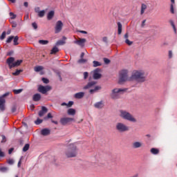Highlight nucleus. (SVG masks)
Listing matches in <instances>:
<instances>
[{
  "mask_svg": "<svg viewBox=\"0 0 177 177\" xmlns=\"http://www.w3.org/2000/svg\"><path fill=\"white\" fill-rule=\"evenodd\" d=\"M104 62L105 64H109V63H110V60L107 58H104Z\"/></svg>",
  "mask_w": 177,
  "mask_h": 177,
  "instance_id": "49",
  "label": "nucleus"
},
{
  "mask_svg": "<svg viewBox=\"0 0 177 177\" xmlns=\"http://www.w3.org/2000/svg\"><path fill=\"white\" fill-rule=\"evenodd\" d=\"M142 146H143V143L138 141L132 144L133 149H139V147H142Z\"/></svg>",
  "mask_w": 177,
  "mask_h": 177,
  "instance_id": "15",
  "label": "nucleus"
},
{
  "mask_svg": "<svg viewBox=\"0 0 177 177\" xmlns=\"http://www.w3.org/2000/svg\"><path fill=\"white\" fill-rule=\"evenodd\" d=\"M84 56H85V53H82L81 55H80L81 59H84Z\"/></svg>",
  "mask_w": 177,
  "mask_h": 177,
  "instance_id": "61",
  "label": "nucleus"
},
{
  "mask_svg": "<svg viewBox=\"0 0 177 177\" xmlns=\"http://www.w3.org/2000/svg\"><path fill=\"white\" fill-rule=\"evenodd\" d=\"M12 113H15L16 111V106H14L12 109Z\"/></svg>",
  "mask_w": 177,
  "mask_h": 177,
  "instance_id": "64",
  "label": "nucleus"
},
{
  "mask_svg": "<svg viewBox=\"0 0 177 177\" xmlns=\"http://www.w3.org/2000/svg\"><path fill=\"white\" fill-rule=\"evenodd\" d=\"M21 158H23V157H21L18 162V167L20 168V167L21 166Z\"/></svg>",
  "mask_w": 177,
  "mask_h": 177,
  "instance_id": "55",
  "label": "nucleus"
},
{
  "mask_svg": "<svg viewBox=\"0 0 177 177\" xmlns=\"http://www.w3.org/2000/svg\"><path fill=\"white\" fill-rule=\"evenodd\" d=\"M76 113H77V111H75V109L73 108H71L67 111V113L68 115H75Z\"/></svg>",
  "mask_w": 177,
  "mask_h": 177,
  "instance_id": "19",
  "label": "nucleus"
},
{
  "mask_svg": "<svg viewBox=\"0 0 177 177\" xmlns=\"http://www.w3.org/2000/svg\"><path fill=\"white\" fill-rule=\"evenodd\" d=\"M118 114L119 117H120V118L122 120L129 121V122H138V119H136L133 115L126 110H120Z\"/></svg>",
  "mask_w": 177,
  "mask_h": 177,
  "instance_id": "3",
  "label": "nucleus"
},
{
  "mask_svg": "<svg viewBox=\"0 0 177 177\" xmlns=\"http://www.w3.org/2000/svg\"><path fill=\"white\" fill-rule=\"evenodd\" d=\"M146 9H147V6H146V4H142L140 14L143 15Z\"/></svg>",
  "mask_w": 177,
  "mask_h": 177,
  "instance_id": "27",
  "label": "nucleus"
},
{
  "mask_svg": "<svg viewBox=\"0 0 177 177\" xmlns=\"http://www.w3.org/2000/svg\"><path fill=\"white\" fill-rule=\"evenodd\" d=\"M54 16H55V11L53 10L50 11L47 15L48 20H52Z\"/></svg>",
  "mask_w": 177,
  "mask_h": 177,
  "instance_id": "21",
  "label": "nucleus"
},
{
  "mask_svg": "<svg viewBox=\"0 0 177 177\" xmlns=\"http://www.w3.org/2000/svg\"><path fill=\"white\" fill-rule=\"evenodd\" d=\"M14 38H15V37H14L13 36H10V37H8V38L7 39L6 42H7L8 44H10V42H12V41H13Z\"/></svg>",
  "mask_w": 177,
  "mask_h": 177,
  "instance_id": "37",
  "label": "nucleus"
},
{
  "mask_svg": "<svg viewBox=\"0 0 177 177\" xmlns=\"http://www.w3.org/2000/svg\"><path fill=\"white\" fill-rule=\"evenodd\" d=\"M122 32V24L121 22H118V34L120 35Z\"/></svg>",
  "mask_w": 177,
  "mask_h": 177,
  "instance_id": "23",
  "label": "nucleus"
},
{
  "mask_svg": "<svg viewBox=\"0 0 177 177\" xmlns=\"http://www.w3.org/2000/svg\"><path fill=\"white\" fill-rule=\"evenodd\" d=\"M50 89H52V87H50V86H44L40 85L38 87V91L40 92V93H43V95H45L46 92H49Z\"/></svg>",
  "mask_w": 177,
  "mask_h": 177,
  "instance_id": "8",
  "label": "nucleus"
},
{
  "mask_svg": "<svg viewBox=\"0 0 177 177\" xmlns=\"http://www.w3.org/2000/svg\"><path fill=\"white\" fill-rule=\"evenodd\" d=\"M63 39L64 40H59L58 41H57V46H60L61 45H64V44H66L65 40H66L67 38L66 37H63Z\"/></svg>",
  "mask_w": 177,
  "mask_h": 177,
  "instance_id": "20",
  "label": "nucleus"
},
{
  "mask_svg": "<svg viewBox=\"0 0 177 177\" xmlns=\"http://www.w3.org/2000/svg\"><path fill=\"white\" fill-rule=\"evenodd\" d=\"M94 80H99L102 77V75L100 74V70L96 69L93 71V75Z\"/></svg>",
  "mask_w": 177,
  "mask_h": 177,
  "instance_id": "12",
  "label": "nucleus"
},
{
  "mask_svg": "<svg viewBox=\"0 0 177 177\" xmlns=\"http://www.w3.org/2000/svg\"><path fill=\"white\" fill-rule=\"evenodd\" d=\"M41 99V95L40 94H35L33 95V100L35 102H38Z\"/></svg>",
  "mask_w": 177,
  "mask_h": 177,
  "instance_id": "26",
  "label": "nucleus"
},
{
  "mask_svg": "<svg viewBox=\"0 0 177 177\" xmlns=\"http://www.w3.org/2000/svg\"><path fill=\"white\" fill-rule=\"evenodd\" d=\"M74 104V102L70 101L68 103L63 102L61 106H66V107H71Z\"/></svg>",
  "mask_w": 177,
  "mask_h": 177,
  "instance_id": "25",
  "label": "nucleus"
},
{
  "mask_svg": "<svg viewBox=\"0 0 177 177\" xmlns=\"http://www.w3.org/2000/svg\"><path fill=\"white\" fill-rule=\"evenodd\" d=\"M57 52H59V48L55 46L51 50L50 54L55 55V53H57Z\"/></svg>",
  "mask_w": 177,
  "mask_h": 177,
  "instance_id": "29",
  "label": "nucleus"
},
{
  "mask_svg": "<svg viewBox=\"0 0 177 177\" xmlns=\"http://www.w3.org/2000/svg\"><path fill=\"white\" fill-rule=\"evenodd\" d=\"M41 133L43 136H48V135L50 133V130L48 129H44L41 131Z\"/></svg>",
  "mask_w": 177,
  "mask_h": 177,
  "instance_id": "18",
  "label": "nucleus"
},
{
  "mask_svg": "<svg viewBox=\"0 0 177 177\" xmlns=\"http://www.w3.org/2000/svg\"><path fill=\"white\" fill-rule=\"evenodd\" d=\"M171 13H175V12L174 11V5L173 4L171 5Z\"/></svg>",
  "mask_w": 177,
  "mask_h": 177,
  "instance_id": "57",
  "label": "nucleus"
},
{
  "mask_svg": "<svg viewBox=\"0 0 177 177\" xmlns=\"http://www.w3.org/2000/svg\"><path fill=\"white\" fill-rule=\"evenodd\" d=\"M32 26L33 28H35V30H37V28H38V26L37 25V23H35V22L32 23Z\"/></svg>",
  "mask_w": 177,
  "mask_h": 177,
  "instance_id": "48",
  "label": "nucleus"
},
{
  "mask_svg": "<svg viewBox=\"0 0 177 177\" xmlns=\"http://www.w3.org/2000/svg\"><path fill=\"white\" fill-rule=\"evenodd\" d=\"M42 120L37 118V120L35 122V124H36V125H39V124H42Z\"/></svg>",
  "mask_w": 177,
  "mask_h": 177,
  "instance_id": "38",
  "label": "nucleus"
},
{
  "mask_svg": "<svg viewBox=\"0 0 177 177\" xmlns=\"http://www.w3.org/2000/svg\"><path fill=\"white\" fill-rule=\"evenodd\" d=\"M77 62H78V63H80V64H84V63H86L88 62V60L85 59L84 58H81Z\"/></svg>",
  "mask_w": 177,
  "mask_h": 177,
  "instance_id": "33",
  "label": "nucleus"
},
{
  "mask_svg": "<svg viewBox=\"0 0 177 177\" xmlns=\"http://www.w3.org/2000/svg\"><path fill=\"white\" fill-rule=\"evenodd\" d=\"M146 26V19L143 20L141 24V27H145Z\"/></svg>",
  "mask_w": 177,
  "mask_h": 177,
  "instance_id": "53",
  "label": "nucleus"
},
{
  "mask_svg": "<svg viewBox=\"0 0 177 177\" xmlns=\"http://www.w3.org/2000/svg\"><path fill=\"white\" fill-rule=\"evenodd\" d=\"M1 138V143H5V142H6V137H5V136H2Z\"/></svg>",
  "mask_w": 177,
  "mask_h": 177,
  "instance_id": "50",
  "label": "nucleus"
},
{
  "mask_svg": "<svg viewBox=\"0 0 177 177\" xmlns=\"http://www.w3.org/2000/svg\"><path fill=\"white\" fill-rule=\"evenodd\" d=\"M100 89H102V87H100V86H97L93 89L90 90V93H95V92H97Z\"/></svg>",
  "mask_w": 177,
  "mask_h": 177,
  "instance_id": "24",
  "label": "nucleus"
},
{
  "mask_svg": "<svg viewBox=\"0 0 177 177\" xmlns=\"http://www.w3.org/2000/svg\"><path fill=\"white\" fill-rule=\"evenodd\" d=\"M79 32H81L82 34H88V32L84 30H80Z\"/></svg>",
  "mask_w": 177,
  "mask_h": 177,
  "instance_id": "59",
  "label": "nucleus"
},
{
  "mask_svg": "<svg viewBox=\"0 0 177 177\" xmlns=\"http://www.w3.org/2000/svg\"><path fill=\"white\" fill-rule=\"evenodd\" d=\"M102 41H104V42H107V37H103V39H102Z\"/></svg>",
  "mask_w": 177,
  "mask_h": 177,
  "instance_id": "62",
  "label": "nucleus"
},
{
  "mask_svg": "<svg viewBox=\"0 0 177 177\" xmlns=\"http://www.w3.org/2000/svg\"><path fill=\"white\" fill-rule=\"evenodd\" d=\"M64 154L67 158L77 157V155L78 154V147H77V144H69L67 149L65 150Z\"/></svg>",
  "mask_w": 177,
  "mask_h": 177,
  "instance_id": "2",
  "label": "nucleus"
},
{
  "mask_svg": "<svg viewBox=\"0 0 177 177\" xmlns=\"http://www.w3.org/2000/svg\"><path fill=\"white\" fill-rule=\"evenodd\" d=\"M169 59H171V57H172V51H171V50L169 51Z\"/></svg>",
  "mask_w": 177,
  "mask_h": 177,
  "instance_id": "56",
  "label": "nucleus"
},
{
  "mask_svg": "<svg viewBox=\"0 0 177 177\" xmlns=\"http://www.w3.org/2000/svg\"><path fill=\"white\" fill-rule=\"evenodd\" d=\"M94 107H95V109H103L104 104H103V102H98L94 104Z\"/></svg>",
  "mask_w": 177,
  "mask_h": 177,
  "instance_id": "17",
  "label": "nucleus"
},
{
  "mask_svg": "<svg viewBox=\"0 0 177 177\" xmlns=\"http://www.w3.org/2000/svg\"><path fill=\"white\" fill-rule=\"evenodd\" d=\"M170 23H171V27H173L174 28V32H176V28L175 27V24H174V21H171Z\"/></svg>",
  "mask_w": 177,
  "mask_h": 177,
  "instance_id": "42",
  "label": "nucleus"
},
{
  "mask_svg": "<svg viewBox=\"0 0 177 177\" xmlns=\"http://www.w3.org/2000/svg\"><path fill=\"white\" fill-rule=\"evenodd\" d=\"M21 63H23V60L21 59L17 60V62H14V67H17V66H20Z\"/></svg>",
  "mask_w": 177,
  "mask_h": 177,
  "instance_id": "31",
  "label": "nucleus"
},
{
  "mask_svg": "<svg viewBox=\"0 0 177 177\" xmlns=\"http://www.w3.org/2000/svg\"><path fill=\"white\" fill-rule=\"evenodd\" d=\"M39 44L41 45H48L49 44V41L48 40H39Z\"/></svg>",
  "mask_w": 177,
  "mask_h": 177,
  "instance_id": "32",
  "label": "nucleus"
},
{
  "mask_svg": "<svg viewBox=\"0 0 177 177\" xmlns=\"http://www.w3.org/2000/svg\"><path fill=\"white\" fill-rule=\"evenodd\" d=\"M7 64H8L10 68H12L15 66V58L10 57L7 59Z\"/></svg>",
  "mask_w": 177,
  "mask_h": 177,
  "instance_id": "13",
  "label": "nucleus"
},
{
  "mask_svg": "<svg viewBox=\"0 0 177 177\" xmlns=\"http://www.w3.org/2000/svg\"><path fill=\"white\" fill-rule=\"evenodd\" d=\"M42 81L44 84H49V80L45 77L42 78Z\"/></svg>",
  "mask_w": 177,
  "mask_h": 177,
  "instance_id": "44",
  "label": "nucleus"
},
{
  "mask_svg": "<svg viewBox=\"0 0 177 177\" xmlns=\"http://www.w3.org/2000/svg\"><path fill=\"white\" fill-rule=\"evenodd\" d=\"M9 95V93H6L0 97V110L3 111L5 110V97Z\"/></svg>",
  "mask_w": 177,
  "mask_h": 177,
  "instance_id": "7",
  "label": "nucleus"
},
{
  "mask_svg": "<svg viewBox=\"0 0 177 177\" xmlns=\"http://www.w3.org/2000/svg\"><path fill=\"white\" fill-rule=\"evenodd\" d=\"M93 85H96V82H91L88 83V84L84 87V89H89L90 88H92Z\"/></svg>",
  "mask_w": 177,
  "mask_h": 177,
  "instance_id": "22",
  "label": "nucleus"
},
{
  "mask_svg": "<svg viewBox=\"0 0 177 177\" xmlns=\"http://www.w3.org/2000/svg\"><path fill=\"white\" fill-rule=\"evenodd\" d=\"M128 37H129L128 33H126V34L124 35V38H125V39H128Z\"/></svg>",
  "mask_w": 177,
  "mask_h": 177,
  "instance_id": "63",
  "label": "nucleus"
},
{
  "mask_svg": "<svg viewBox=\"0 0 177 177\" xmlns=\"http://www.w3.org/2000/svg\"><path fill=\"white\" fill-rule=\"evenodd\" d=\"M13 150H14L13 148H10V149L8 150V153H9L10 154H12Z\"/></svg>",
  "mask_w": 177,
  "mask_h": 177,
  "instance_id": "58",
  "label": "nucleus"
},
{
  "mask_svg": "<svg viewBox=\"0 0 177 177\" xmlns=\"http://www.w3.org/2000/svg\"><path fill=\"white\" fill-rule=\"evenodd\" d=\"M0 157H5V153L0 149Z\"/></svg>",
  "mask_w": 177,
  "mask_h": 177,
  "instance_id": "52",
  "label": "nucleus"
},
{
  "mask_svg": "<svg viewBox=\"0 0 177 177\" xmlns=\"http://www.w3.org/2000/svg\"><path fill=\"white\" fill-rule=\"evenodd\" d=\"M115 129L118 132H128L129 131V127L125 124V123L118 122L115 124Z\"/></svg>",
  "mask_w": 177,
  "mask_h": 177,
  "instance_id": "5",
  "label": "nucleus"
},
{
  "mask_svg": "<svg viewBox=\"0 0 177 177\" xmlns=\"http://www.w3.org/2000/svg\"><path fill=\"white\" fill-rule=\"evenodd\" d=\"M6 37V32H3V33L1 36V39H5Z\"/></svg>",
  "mask_w": 177,
  "mask_h": 177,
  "instance_id": "43",
  "label": "nucleus"
},
{
  "mask_svg": "<svg viewBox=\"0 0 177 177\" xmlns=\"http://www.w3.org/2000/svg\"><path fill=\"white\" fill-rule=\"evenodd\" d=\"M13 92L15 95H19V93H21V92H23V89L14 90Z\"/></svg>",
  "mask_w": 177,
  "mask_h": 177,
  "instance_id": "39",
  "label": "nucleus"
},
{
  "mask_svg": "<svg viewBox=\"0 0 177 177\" xmlns=\"http://www.w3.org/2000/svg\"><path fill=\"white\" fill-rule=\"evenodd\" d=\"M21 71V70H17L15 73H12V75H19Z\"/></svg>",
  "mask_w": 177,
  "mask_h": 177,
  "instance_id": "40",
  "label": "nucleus"
},
{
  "mask_svg": "<svg viewBox=\"0 0 177 177\" xmlns=\"http://www.w3.org/2000/svg\"><path fill=\"white\" fill-rule=\"evenodd\" d=\"M30 149V145L26 144L23 148V151H27Z\"/></svg>",
  "mask_w": 177,
  "mask_h": 177,
  "instance_id": "36",
  "label": "nucleus"
},
{
  "mask_svg": "<svg viewBox=\"0 0 177 177\" xmlns=\"http://www.w3.org/2000/svg\"><path fill=\"white\" fill-rule=\"evenodd\" d=\"M24 6H25V8H28V2H24Z\"/></svg>",
  "mask_w": 177,
  "mask_h": 177,
  "instance_id": "60",
  "label": "nucleus"
},
{
  "mask_svg": "<svg viewBox=\"0 0 177 177\" xmlns=\"http://www.w3.org/2000/svg\"><path fill=\"white\" fill-rule=\"evenodd\" d=\"M44 70V66H38L35 67V71L39 73V71H42Z\"/></svg>",
  "mask_w": 177,
  "mask_h": 177,
  "instance_id": "28",
  "label": "nucleus"
},
{
  "mask_svg": "<svg viewBox=\"0 0 177 177\" xmlns=\"http://www.w3.org/2000/svg\"><path fill=\"white\" fill-rule=\"evenodd\" d=\"M75 121L73 118H62L60 119V123L62 125H67V124H70V122H73Z\"/></svg>",
  "mask_w": 177,
  "mask_h": 177,
  "instance_id": "9",
  "label": "nucleus"
},
{
  "mask_svg": "<svg viewBox=\"0 0 177 177\" xmlns=\"http://www.w3.org/2000/svg\"><path fill=\"white\" fill-rule=\"evenodd\" d=\"M10 19H14L16 17V15H15L13 12H10Z\"/></svg>",
  "mask_w": 177,
  "mask_h": 177,
  "instance_id": "45",
  "label": "nucleus"
},
{
  "mask_svg": "<svg viewBox=\"0 0 177 177\" xmlns=\"http://www.w3.org/2000/svg\"><path fill=\"white\" fill-rule=\"evenodd\" d=\"M13 42H14V45H18L19 44V37L16 36L14 38Z\"/></svg>",
  "mask_w": 177,
  "mask_h": 177,
  "instance_id": "35",
  "label": "nucleus"
},
{
  "mask_svg": "<svg viewBox=\"0 0 177 177\" xmlns=\"http://www.w3.org/2000/svg\"><path fill=\"white\" fill-rule=\"evenodd\" d=\"M93 67H99V66H102V64L97 61L93 62Z\"/></svg>",
  "mask_w": 177,
  "mask_h": 177,
  "instance_id": "34",
  "label": "nucleus"
},
{
  "mask_svg": "<svg viewBox=\"0 0 177 177\" xmlns=\"http://www.w3.org/2000/svg\"><path fill=\"white\" fill-rule=\"evenodd\" d=\"M124 92H125V89L115 88L111 91L110 96L112 99H113V100H115L117 99H120V97H121V95L124 94Z\"/></svg>",
  "mask_w": 177,
  "mask_h": 177,
  "instance_id": "4",
  "label": "nucleus"
},
{
  "mask_svg": "<svg viewBox=\"0 0 177 177\" xmlns=\"http://www.w3.org/2000/svg\"><path fill=\"white\" fill-rule=\"evenodd\" d=\"M88 72H84V80H86L88 78Z\"/></svg>",
  "mask_w": 177,
  "mask_h": 177,
  "instance_id": "51",
  "label": "nucleus"
},
{
  "mask_svg": "<svg viewBox=\"0 0 177 177\" xmlns=\"http://www.w3.org/2000/svg\"><path fill=\"white\" fill-rule=\"evenodd\" d=\"M151 153L152 154H158V153H160V151L158 149L156 148H152L151 149Z\"/></svg>",
  "mask_w": 177,
  "mask_h": 177,
  "instance_id": "30",
  "label": "nucleus"
},
{
  "mask_svg": "<svg viewBox=\"0 0 177 177\" xmlns=\"http://www.w3.org/2000/svg\"><path fill=\"white\" fill-rule=\"evenodd\" d=\"M85 96V93L84 92H80L77 93L74 95V97L75 99H82Z\"/></svg>",
  "mask_w": 177,
  "mask_h": 177,
  "instance_id": "16",
  "label": "nucleus"
},
{
  "mask_svg": "<svg viewBox=\"0 0 177 177\" xmlns=\"http://www.w3.org/2000/svg\"><path fill=\"white\" fill-rule=\"evenodd\" d=\"M8 170V168L7 167H1L0 168V171L1 172H6V171Z\"/></svg>",
  "mask_w": 177,
  "mask_h": 177,
  "instance_id": "46",
  "label": "nucleus"
},
{
  "mask_svg": "<svg viewBox=\"0 0 177 177\" xmlns=\"http://www.w3.org/2000/svg\"><path fill=\"white\" fill-rule=\"evenodd\" d=\"M125 42H126V44H127V45H129V46L132 45V41H129V39H127L125 40Z\"/></svg>",
  "mask_w": 177,
  "mask_h": 177,
  "instance_id": "47",
  "label": "nucleus"
},
{
  "mask_svg": "<svg viewBox=\"0 0 177 177\" xmlns=\"http://www.w3.org/2000/svg\"><path fill=\"white\" fill-rule=\"evenodd\" d=\"M47 118H53V116L52 115V113H48L47 115Z\"/></svg>",
  "mask_w": 177,
  "mask_h": 177,
  "instance_id": "54",
  "label": "nucleus"
},
{
  "mask_svg": "<svg viewBox=\"0 0 177 177\" xmlns=\"http://www.w3.org/2000/svg\"><path fill=\"white\" fill-rule=\"evenodd\" d=\"M64 24H63V21H57L55 26V34H59V32H62V30H63Z\"/></svg>",
  "mask_w": 177,
  "mask_h": 177,
  "instance_id": "6",
  "label": "nucleus"
},
{
  "mask_svg": "<svg viewBox=\"0 0 177 177\" xmlns=\"http://www.w3.org/2000/svg\"><path fill=\"white\" fill-rule=\"evenodd\" d=\"M46 113H48V109H46V107H45V106H42L41 111H40L39 112V116L44 117V115H45V114H46Z\"/></svg>",
  "mask_w": 177,
  "mask_h": 177,
  "instance_id": "14",
  "label": "nucleus"
},
{
  "mask_svg": "<svg viewBox=\"0 0 177 177\" xmlns=\"http://www.w3.org/2000/svg\"><path fill=\"white\" fill-rule=\"evenodd\" d=\"M8 163L10 164V165H13V164H15V160L13 159H8Z\"/></svg>",
  "mask_w": 177,
  "mask_h": 177,
  "instance_id": "41",
  "label": "nucleus"
},
{
  "mask_svg": "<svg viewBox=\"0 0 177 177\" xmlns=\"http://www.w3.org/2000/svg\"><path fill=\"white\" fill-rule=\"evenodd\" d=\"M146 80H147V74H146L145 71H134L131 76L128 77V71L123 70L120 72L118 83L124 84V82H127V81H136V82L142 84L145 82Z\"/></svg>",
  "mask_w": 177,
  "mask_h": 177,
  "instance_id": "1",
  "label": "nucleus"
},
{
  "mask_svg": "<svg viewBox=\"0 0 177 177\" xmlns=\"http://www.w3.org/2000/svg\"><path fill=\"white\" fill-rule=\"evenodd\" d=\"M39 7H36L35 8V12L37 13L39 17H44L45 16L46 11L45 10H39Z\"/></svg>",
  "mask_w": 177,
  "mask_h": 177,
  "instance_id": "10",
  "label": "nucleus"
},
{
  "mask_svg": "<svg viewBox=\"0 0 177 177\" xmlns=\"http://www.w3.org/2000/svg\"><path fill=\"white\" fill-rule=\"evenodd\" d=\"M86 42V39H80L79 40L75 41L74 44H77V45H79V46L84 47Z\"/></svg>",
  "mask_w": 177,
  "mask_h": 177,
  "instance_id": "11",
  "label": "nucleus"
}]
</instances>
